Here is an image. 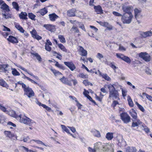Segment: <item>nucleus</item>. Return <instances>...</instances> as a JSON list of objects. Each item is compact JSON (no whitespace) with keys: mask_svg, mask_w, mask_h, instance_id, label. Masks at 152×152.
<instances>
[{"mask_svg":"<svg viewBox=\"0 0 152 152\" xmlns=\"http://www.w3.org/2000/svg\"><path fill=\"white\" fill-rule=\"evenodd\" d=\"M62 129L65 131L67 133L70 134L73 137H74V136L72 134H70L69 132V130L64 125H61Z\"/></svg>","mask_w":152,"mask_h":152,"instance_id":"c9c22d12","label":"nucleus"},{"mask_svg":"<svg viewBox=\"0 0 152 152\" xmlns=\"http://www.w3.org/2000/svg\"><path fill=\"white\" fill-rule=\"evenodd\" d=\"M133 15L132 13L126 14L124 13L121 18V20L124 24H129L131 23Z\"/></svg>","mask_w":152,"mask_h":152,"instance_id":"f03ea898","label":"nucleus"},{"mask_svg":"<svg viewBox=\"0 0 152 152\" xmlns=\"http://www.w3.org/2000/svg\"><path fill=\"white\" fill-rule=\"evenodd\" d=\"M72 30H74L75 32H76L77 33H78L79 32V30L78 29L76 26H73L72 27L71 30V31Z\"/></svg>","mask_w":152,"mask_h":152,"instance_id":"864d4df0","label":"nucleus"},{"mask_svg":"<svg viewBox=\"0 0 152 152\" xmlns=\"http://www.w3.org/2000/svg\"><path fill=\"white\" fill-rule=\"evenodd\" d=\"M121 119L124 123L127 124L130 121V117L126 113H123L120 115Z\"/></svg>","mask_w":152,"mask_h":152,"instance_id":"20e7f679","label":"nucleus"},{"mask_svg":"<svg viewBox=\"0 0 152 152\" xmlns=\"http://www.w3.org/2000/svg\"><path fill=\"white\" fill-rule=\"evenodd\" d=\"M122 9L124 13L126 14L132 13L131 12L133 10V8L132 6L128 5L126 3L122 4L121 5Z\"/></svg>","mask_w":152,"mask_h":152,"instance_id":"7ed1b4c3","label":"nucleus"},{"mask_svg":"<svg viewBox=\"0 0 152 152\" xmlns=\"http://www.w3.org/2000/svg\"><path fill=\"white\" fill-rule=\"evenodd\" d=\"M113 14L115 15L116 16L118 17H122L123 15L121 14L118 12L116 11H113Z\"/></svg>","mask_w":152,"mask_h":152,"instance_id":"4d7b16f0","label":"nucleus"},{"mask_svg":"<svg viewBox=\"0 0 152 152\" xmlns=\"http://www.w3.org/2000/svg\"><path fill=\"white\" fill-rule=\"evenodd\" d=\"M127 100L129 106L130 107H133L134 106V103L130 96H128Z\"/></svg>","mask_w":152,"mask_h":152,"instance_id":"2f4dec72","label":"nucleus"},{"mask_svg":"<svg viewBox=\"0 0 152 152\" xmlns=\"http://www.w3.org/2000/svg\"><path fill=\"white\" fill-rule=\"evenodd\" d=\"M76 10L75 9H72L68 10L67 12V15L69 17L75 16Z\"/></svg>","mask_w":152,"mask_h":152,"instance_id":"f3484780","label":"nucleus"},{"mask_svg":"<svg viewBox=\"0 0 152 152\" xmlns=\"http://www.w3.org/2000/svg\"><path fill=\"white\" fill-rule=\"evenodd\" d=\"M9 12L6 11H2V14L3 17H4L6 19H7L12 17V15L8 13Z\"/></svg>","mask_w":152,"mask_h":152,"instance_id":"412c9836","label":"nucleus"},{"mask_svg":"<svg viewBox=\"0 0 152 152\" xmlns=\"http://www.w3.org/2000/svg\"><path fill=\"white\" fill-rule=\"evenodd\" d=\"M32 141H34L35 142H36L37 143V144L43 145L45 146H46V145H45V144L42 141H41L40 140H31L30 142H31Z\"/></svg>","mask_w":152,"mask_h":152,"instance_id":"09e8293b","label":"nucleus"},{"mask_svg":"<svg viewBox=\"0 0 152 152\" xmlns=\"http://www.w3.org/2000/svg\"><path fill=\"white\" fill-rule=\"evenodd\" d=\"M36 103L39 106H42L45 109V110L48 111L50 112L51 110V108L47 106L45 104H42L41 103L39 102L38 101H36Z\"/></svg>","mask_w":152,"mask_h":152,"instance_id":"4468645a","label":"nucleus"},{"mask_svg":"<svg viewBox=\"0 0 152 152\" xmlns=\"http://www.w3.org/2000/svg\"><path fill=\"white\" fill-rule=\"evenodd\" d=\"M12 73L14 76H18L20 75V73L14 68L12 69Z\"/></svg>","mask_w":152,"mask_h":152,"instance_id":"79ce46f5","label":"nucleus"},{"mask_svg":"<svg viewBox=\"0 0 152 152\" xmlns=\"http://www.w3.org/2000/svg\"><path fill=\"white\" fill-rule=\"evenodd\" d=\"M94 8L95 10V12L97 14H102L103 13V10L101 7L100 5L97 6H94Z\"/></svg>","mask_w":152,"mask_h":152,"instance_id":"2eb2a0df","label":"nucleus"},{"mask_svg":"<svg viewBox=\"0 0 152 152\" xmlns=\"http://www.w3.org/2000/svg\"><path fill=\"white\" fill-rule=\"evenodd\" d=\"M7 40L11 43L13 44L17 43L18 42L17 39L12 36H10L9 38L7 39Z\"/></svg>","mask_w":152,"mask_h":152,"instance_id":"ddd939ff","label":"nucleus"},{"mask_svg":"<svg viewBox=\"0 0 152 152\" xmlns=\"http://www.w3.org/2000/svg\"><path fill=\"white\" fill-rule=\"evenodd\" d=\"M64 63L72 71H73L76 69L75 66L72 62H64Z\"/></svg>","mask_w":152,"mask_h":152,"instance_id":"6e6552de","label":"nucleus"},{"mask_svg":"<svg viewBox=\"0 0 152 152\" xmlns=\"http://www.w3.org/2000/svg\"><path fill=\"white\" fill-rule=\"evenodd\" d=\"M142 36L144 38L152 36V29L150 31L144 32L142 33Z\"/></svg>","mask_w":152,"mask_h":152,"instance_id":"aec40b11","label":"nucleus"},{"mask_svg":"<svg viewBox=\"0 0 152 152\" xmlns=\"http://www.w3.org/2000/svg\"><path fill=\"white\" fill-rule=\"evenodd\" d=\"M134 17L135 18H137V15L138 13H140V11L138 10L137 9H135L134 10Z\"/></svg>","mask_w":152,"mask_h":152,"instance_id":"8fccbe9b","label":"nucleus"},{"mask_svg":"<svg viewBox=\"0 0 152 152\" xmlns=\"http://www.w3.org/2000/svg\"><path fill=\"white\" fill-rule=\"evenodd\" d=\"M89 93V91L86 90L85 89H84V91L83 92V94L88 99L91 101L92 100V99L89 95H88V94Z\"/></svg>","mask_w":152,"mask_h":152,"instance_id":"c756f323","label":"nucleus"},{"mask_svg":"<svg viewBox=\"0 0 152 152\" xmlns=\"http://www.w3.org/2000/svg\"><path fill=\"white\" fill-rule=\"evenodd\" d=\"M15 27L21 33H24L25 30L19 24L17 23H15Z\"/></svg>","mask_w":152,"mask_h":152,"instance_id":"393cba45","label":"nucleus"},{"mask_svg":"<svg viewBox=\"0 0 152 152\" xmlns=\"http://www.w3.org/2000/svg\"><path fill=\"white\" fill-rule=\"evenodd\" d=\"M58 47L63 51L66 52H67V50L63 45L61 44H58Z\"/></svg>","mask_w":152,"mask_h":152,"instance_id":"58836bf2","label":"nucleus"},{"mask_svg":"<svg viewBox=\"0 0 152 152\" xmlns=\"http://www.w3.org/2000/svg\"><path fill=\"white\" fill-rule=\"evenodd\" d=\"M7 113L10 115L19 120L20 122L21 123L31 126L34 123L33 121L27 117L25 115H20L18 116L16 115L15 111L13 110H10L9 111L7 112Z\"/></svg>","mask_w":152,"mask_h":152,"instance_id":"f257e3e1","label":"nucleus"},{"mask_svg":"<svg viewBox=\"0 0 152 152\" xmlns=\"http://www.w3.org/2000/svg\"><path fill=\"white\" fill-rule=\"evenodd\" d=\"M30 33L32 37L33 38L37 34V32L35 30H33L32 31H30Z\"/></svg>","mask_w":152,"mask_h":152,"instance_id":"13d9d810","label":"nucleus"},{"mask_svg":"<svg viewBox=\"0 0 152 152\" xmlns=\"http://www.w3.org/2000/svg\"><path fill=\"white\" fill-rule=\"evenodd\" d=\"M58 38L61 42L64 43L66 42L65 39L63 35H58Z\"/></svg>","mask_w":152,"mask_h":152,"instance_id":"e433bc0d","label":"nucleus"},{"mask_svg":"<svg viewBox=\"0 0 152 152\" xmlns=\"http://www.w3.org/2000/svg\"><path fill=\"white\" fill-rule=\"evenodd\" d=\"M93 135L95 137H99L101 136L99 132L96 130H94L91 131Z\"/></svg>","mask_w":152,"mask_h":152,"instance_id":"7c9ffc66","label":"nucleus"},{"mask_svg":"<svg viewBox=\"0 0 152 152\" xmlns=\"http://www.w3.org/2000/svg\"><path fill=\"white\" fill-rule=\"evenodd\" d=\"M104 87H107L109 90V92H113L115 91H116L115 87L113 86L112 84H110L107 85H105Z\"/></svg>","mask_w":152,"mask_h":152,"instance_id":"5701e85b","label":"nucleus"},{"mask_svg":"<svg viewBox=\"0 0 152 152\" xmlns=\"http://www.w3.org/2000/svg\"><path fill=\"white\" fill-rule=\"evenodd\" d=\"M78 25L79 26V27L82 29L84 31H86V30L83 24V23L81 22H77Z\"/></svg>","mask_w":152,"mask_h":152,"instance_id":"37998d69","label":"nucleus"},{"mask_svg":"<svg viewBox=\"0 0 152 152\" xmlns=\"http://www.w3.org/2000/svg\"><path fill=\"white\" fill-rule=\"evenodd\" d=\"M139 56L146 61H149L151 59L150 56L146 52L140 53L139 54Z\"/></svg>","mask_w":152,"mask_h":152,"instance_id":"423d86ee","label":"nucleus"},{"mask_svg":"<svg viewBox=\"0 0 152 152\" xmlns=\"http://www.w3.org/2000/svg\"><path fill=\"white\" fill-rule=\"evenodd\" d=\"M27 14L26 12H21L19 15V17L20 19L26 20L27 19Z\"/></svg>","mask_w":152,"mask_h":152,"instance_id":"a878e982","label":"nucleus"},{"mask_svg":"<svg viewBox=\"0 0 152 152\" xmlns=\"http://www.w3.org/2000/svg\"><path fill=\"white\" fill-rule=\"evenodd\" d=\"M109 65L114 70H115L117 68L116 66L114 65L113 62L110 63Z\"/></svg>","mask_w":152,"mask_h":152,"instance_id":"bf43d9fd","label":"nucleus"},{"mask_svg":"<svg viewBox=\"0 0 152 152\" xmlns=\"http://www.w3.org/2000/svg\"><path fill=\"white\" fill-rule=\"evenodd\" d=\"M108 98L112 99L113 100L119 99V94L117 91L111 92L109 93Z\"/></svg>","mask_w":152,"mask_h":152,"instance_id":"39448f33","label":"nucleus"},{"mask_svg":"<svg viewBox=\"0 0 152 152\" xmlns=\"http://www.w3.org/2000/svg\"><path fill=\"white\" fill-rule=\"evenodd\" d=\"M88 149L90 152H97L94 147V148L93 149L90 147H89Z\"/></svg>","mask_w":152,"mask_h":152,"instance_id":"69168bd1","label":"nucleus"},{"mask_svg":"<svg viewBox=\"0 0 152 152\" xmlns=\"http://www.w3.org/2000/svg\"><path fill=\"white\" fill-rule=\"evenodd\" d=\"M122 60L127 63H130L131 62V60L129 57L124 55L123 56Z\"/></svg>","mask_w":152,"mask_h":152,"instance_id":"f704fd0d","label":"nucleus"},{"mask_svg":"<svg viewBox=\"0 0 152 152\" xmlns=\"http://www.w3.org/2000/svg\"><path fill=\"white\" fill-rule=\"evenodd\" d=\"M142 95L144 96H145L146 98L149 100L152 101V97L151 96L145 93H142Z\"/></svg>","mask_w":152,"mask_h":152,"instance_id":"49530a36","label":"nucleus"},{"mask_svg":"<svg viewBox=\"0 0 152 152\" xmlns=\"http://www.w3.org/2000/svg\"><path fill=\"white\" fill-rule=\"evenodd\" d=\"M102 78L107 81H110L111 78L107 74H103L102 75Z\"/></svg>","mask_w":152,"mask_h":152,"instance_id":"a18cd8bd","label":"nucleus"},{"mask_svg":"<svg viewBox=\"0 0 152 152\" xmlns=\"http://www.w3.org/2000/svg\"><path fill=\"white\" fill-rule=\"evenodd\" d=\"M109 145V144H102L103 148L101 150L103 151H106L109 149L108 146Z\"/></svg>","mask_w":152,"mask_h":152,"instance_id":"4c0bfd02","label":"nucleus"},{"mask_svg":"<svg viewBox=\"0 0 152 152\" xmlns=\"http://www.w3.org/2000/svg\"><path fill=\"white\" fill-rule=\"evenodd\" d=\"M45 48L46 50L48 51H50L51 49V47H50L48 45H47V43H45Z\"/></svg>","mask_w":152,"mask_h":152,"instance_id":"052dcab7","label":"nucleus"},{"mask_svg":"<svg viewBox=\"0 0 152 152\" xmlns=\"http://www.w3.org/2000/svg\"><path fill=\"white\" fill-rule=\"evenodd\" d=\"M124 55L121 54L116 53V56L117 57L122 60L123 57Z\"/></svg>","mask_w":152,"mask_h":152,"instance_id":"338daca9","label":"nucleus"},{"mask_svg":"<svg viewBox=\"0 0 152 152\" xmlns=\"http://www.w3.org/2000/svg\"><path fill=\"white\" fill-rule=\"evenodd\" d=\"M48 15L50 20L52 21H55L56 19L59 17L55 13L50 14Z\"/></svg>","mask_w":152,"mask_h":152,"instance_id":"a211bd4d","label":"nucleus"},{"mask_svg":"<svg viewBox=\"0 0 152 152\" xmlns=\"http://www.w3.org/2000/svg\"><path fill=\"white\" fill-rule=\"evenodd\" d=\"M8 64H0V72L6 73L8 70Z\"/></svg>","mask_w":152,"mask_h":152,"instance_id":"f8f14e48","label":"nucleus"},{"mask_svg":"<svg viewBox=\"0 0 152 152\" xmlns=\"http://www.w3.org/2000/svg\"><path fill=\"white\" fill-rule=\"evenodd\" d=\"M4 133L7 137H8L9 138H12L15 137V135L11 133V132L10 131H5Z\"/></svg>","mask_w":152,"mask_h":152,"instance_id":"bb28decb","label":"nucleus"},{"mask_svg":"<svg viewBox=\"0 0 152 152\" xmlns=\"http://www.w3.org/2000/svg\"><path fill=\"white\" fill-rule=\"evenodd\" d=\"M129 113L131 116L133 118V119H137V113L134 110L132 109V110L129 111Z\"/></svg>","mask_w":152,"mask_h":152,"instance_id":"6ab92c4d","label":"nucleus"},{"mask_svg":"<svg viewBox=\"0 0 152 152\" xmlns=\"http://www.w3.org/2000/svg\"><path fill=\"white\" fill-rule=\"evenodd\" d=\"M82 68H84L89 72L92 73V74H93L94 72L92 70H89L84 64L82 65Z\"/></svg>","mask_w":152,"mask_h":152,"instance_id":"6e6d98bb","label":"nucleus"},{"mask_svg":"<svg viewBox=\"0 0 152 152\" xmlns=\"http://www.w3.org/2000/svg\"><path fill=\"white\" fill-rule=\"evenodd\" d=\"M83 83L86 86H88V85H91L92 86L93 85L90 82L88 81L87 80H85L83 81Z\"/></svg>","mask_w":152,"mask_h":152,"instance_id":"603ef678","label":"nucleus"},{"mask_svg":"<svg viewBox=\"0 0 152 152\" xmlns=\"http://www.w3.org/2000/svg\"><path fill=\"white\" fill-rule=\"evenodd\" d=\"M145 72L148 75H151L152 72L148 68H147L145 69Z\"/></svg>","mask_w":152,"mask_h":152,"instance_id":"e2e57ef3","label":"nucleus"},{"mask_svg":"<svg viewBox=\"0 0 152 152\" xmlns=\"http://www.w3.org/2000/svg\"><path fill=\"white\" fill-rule=\"evenodd\" d=\"M106 137L108 140H111L113 138V133H107L106 135Z\"/></svg>","mask_w":152,"mask_h":152,"instance_id":"72a5a7b5","label":"nucleus"},{"mask_svg":"<svg viewBox=\"0 0 152 152\" xmlns=\"http://www.w3.org/2000/svg\"><path fill=\"white\" fill-rule=\"evenodd\" d=\"M55 65L56 66L58 67V68L62 69H64V66L60 64H59L58 63V62H56Z\"/></svg>","mask_w":152,"mask_h":152,"instance_id":"de8ad7c7","label":"nucleus"},{"mask_svg":"<svg viewBox=\"0 0 152 152\" xmlns=\"http://www.w3.org/2000/svg\"><path fill=\"white\" fill-rule=\"evenodd\" d=\"M28 17L32 20H35V15L32 13H30L28 14Z\"/></svg>","mask_w":152,"mask_h":152,"instance_id":"3c124183","label":"nucleus"},{"mask_svg":"<svg viewBox=\"0 0 152 152\" xmlns=\"http://www.w3.org/2000/svg\"><path fill=\"white\" fill-rule=\"evenodd\" d=\"M33 55L36 57L37 60L39 62L42 61V58L37 53L34 54Z\"/></svg>","mask_w":152,"mask_h":152,"instance_id":"c03bdc74","label":"nucleus"},{"mask_svg":"<svg viewBox=\"0 0 152 152\" xmlns=\"http://www.w3.org/2000/svg\"><path fill=\"white\" fill-rule=\"evenodd\" d=\"M122 92L123 96L124 97L126 95L127 91L126 90L122 89Z\"/></svg>","mask_w":152,"mask_h":152,"instance_id":"774afa93","label":"nucleus"},{"mask_svg":"<svg viewBox=\"0 0 152 152\" xmlns=\"http://www.w3.org/2000/svg\"><path fill=\"white\" fill-rule=\"evenodd\" d=\"M0 109L4 112L7 111L6 108L4 106H3L2 104H0Z\"/></svg>","mask_w":152,"mask_h":152,"instance_id":"680f3d73","label":"nucleus"},{"mask_svg":"<svg viewBox=\"0 0 152 152\" xmlns=\"http://www.w3.org/2000/svg\"><path fill=\"white\" fill-rule=\"evenodd\" d=\"M24 91L25 92L24 94L26 95L29 98H30L34 95L33 91L28 86H27V87L24 89Z\"/></svg>","mask_w":152,"mask_h":152,"instance_id":"0eeeda50","label":"nucleus"},{"mask_svg":"<svg viewBox=\"0 0 152 152\" xmlns=\"http://www.w3.org/2000/svg\"><path fill=\"white\" fill-rule=\"evenodd\" d=\"M79 50L81 52V55L83 56H86L87 54V51L85 50L82 46H80Z\"/></svg>","mask_w":152,"mask_h":152,"instance_id":"cd10ccee","label":"nucleus"},{"mask_svg":"<svg viewBox=\"0 0 152 152\" xmlns=\"http://www.w3.org/2000/svg\"><path fill=\"white\" fill-rule=\"evenodd\" d=\"M74 99L75 100V102H77V106L78 107V109H80L81 108V105L79 102L77 100L76 98H74Z\"/></svg>","mask_w":152,"mask_h":152,"instance_id":"5fc2aeb1","label":"nucleus"},{"mask_svg":"<svg viewBox=\"0 0 152 152\" xmlns=\"http://www.w3.org/2000/svg\"><path fill=\"white\" fill-rule=\"evenodd\" d=\"M132 121V126L134 127L138 126L142 123V122L140 120L137 119H133Z\"/></svg>","mask_w":152,"mask_h":152,"instance_id":"dca6fc26","label":"nucleus"},{"mask_svg":"<svg viewBox=\"0 0 152 152\" xmlns=\"http://www.w3.org/2000/svg\"><path fill=\"white\" fill-rule=\"evenodd\" d=\"M13 7L17 11L19 10V7L18 4L15 2H13L12 3Z\"/></svg>","mask_w":152,"mask_h":152,"instance_id":"a19ab883","label":"nucleus"},{"mask_svg":"<svg viewBox=\"0 0 152 152\" xmlns=\"http://www.w3.org/2000/svg\"><path fill=\"white\" fill-rule=\"evenodd\" d=\"M0 85L2 86L7 88L8 86L6 83L3 80H0Z\"/></svg>","mask_w":152,"mask_h":152,"instance_id":"ea45409f","label":"nucleus"},{"mask_svg":"<svg viewBox=\"0 0 152 152\" xmlns=\"http://www.w3.org/2000/svg\"><path fill=\"white\" fill-rule=\"evenodd\" d=\"M126 152H136L137 149L133 147H127L125 148Z\"/></svg>","mask_w":152,"mask_h":152,"instance_id":"4be33fe9","label":"nucleus"},{"mask_svg":"<svg viewBox=\"0 0 152 152\" xmlns=\"http://www.w3.org/2000/svg\"><path fill=\"white\" fill-rule=\"evenodd\" d=\"M96 57L99 59L100 60L101 58H103V56L102 54L99 53H98L97 54Z\"/></svg>","mask_w":152,"mask_h":152,"instance_id":"0e129e2a","label":"nucleus"},{"mask_svg":"<svg viewBox=\"0 0 152 152\" xmlns=\"http://www.w3.org/2000/svg\"><path fill=\"white\" fill-rule=\"evenodd\" d=\"M0 8L3 10L2 11H6L7 12H9L10 11L9 6L5 3L1 5Z\"/></svg>","mask_w":152,"mask_h":152,"instance_id":"b1692460","label":"nucleus"},{"mask_svg":"<svg viewBox=\"0 0 152 152\" xmlns=\"http://www.w3.org/2000/svg\"><path fill=\"white\" fill-rule=\"evenodd\" d=\"M48 10L45 7L43 9L40 10L39 11L37 12V13H39L42 15H44L45 14H46L48 12Z\"/></svg>","mask_w":152,"mask_h":152,"instance_id":"c85d7f7f","label":"nucleus"},{"mask_svg":"<svg viewBox=\"0 0 152 152\" xmlns=\"http://www.w3.org/2000/svg\"><path fill=\"white\" fill-rule=\"evenodd\" d=\"M44 27L51 32H54L56 30L55 26L50 24H45Z\"/></svg>","mask_w":152,"mask_h":152,"instance_id":"1a4fd4ad","label":"nucleus"},{"mask_svg":"<svg viewBox=\"0 0 152 152\" xmlns=\"http://www.w3.org/2000/svg\"><path fill=\"white\" fill-rule=\"evenodd\" d=\"M97 152H99L103 148L102 144L100 142H97L94 144V147Z\"/></svg>","mask_w":152,"mask_h":152,"instance_id":"9d476101","label":"nucleus"},{"mask_svg":"<svg viewBox=\"0 0 152 152\" xmlns=\"http://www.w3.org/2000/svg\"><path fill=\"white\" fill-rule=\"evenodd\" d=\"M96 22L101 26H103L106 27L108 28V26H109V24L107 22L98 21H97Z\"/></svg>","mask_w":152,"mask_h":152,"instance_id":"473e14b6","label":"nucleus"},{"mask_svg":"<svg viewBox=\"0 0 152 152\" xmlns=\"http://www.w3.org/2000/svg\"><path fill=\"white\" fill-rule=\"evenodd\" d=\"M60 81L63 83L69 86H71L72 83L70 80H69L67 78H65L64 76L60 79Z\"/></svg>","mask_w":152,"mask_h":152,"instance_id":"9b49d317","label":"nucleus"}]
</instances>
